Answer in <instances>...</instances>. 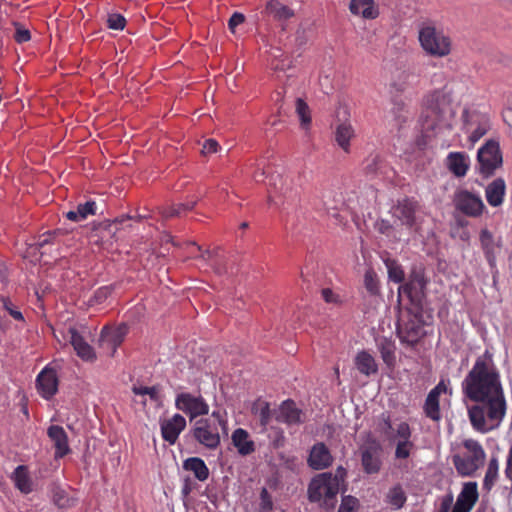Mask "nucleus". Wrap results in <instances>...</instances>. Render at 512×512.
<instances>
[{
	"mask_svg": "<svg viewBox=\"0 0 512 512\" xmlns=\"http://www.w3.org/2000/svg\"><path fill=\"white\" fill-rule=\"evenodd\" d=\"M418 40L423 51L429 56L443 58L451 53L450 37L431 23L420 26Z\"/></svg>",
	"mask_w": 512,
	"mask_h": 512,
	"instance_id": "nucleus-4",
	"label": "nucleus"
},
{
	"mask_svg": "<svg viewBox=\"0 0 512 512\" xmlns=\"http://www.w3.org/2000/svg\"><path fill=\"white\" fill-rule=\"evenodd\" d=\"M96 214V203L94 201H87L79 204L76 210H70L66 213L67 219L73 222H80L85 220L88 216Z\"/></svg>",
	"mask_w": 512,
	"mask_h": 512,
	"instance_id": "nucleus-35",
	"label": "nucleus"
},
{
	"mask_svg": "<svg viewBox=\"0 0 512 512\" xmlns=\"http://www.w3.org/2000/svg\"><path fill=\"white\" fill-rule=\"evenodd\" d=\"M397 333L402 343L412 346L426 334V331L420 322L415 319L407 323H399Z\"/></svg>",
	"mask_w": 512,
	"mask_h": 512,
	"instance_id": "nucleus-19",
	"label": "nucleus"
},
{
	"mask_svg": "<svg viewBox=\"0 0 512 512\" xmlns=\"http://www.w3.org/2000/svg\"><path fill=\"white\" fill-rule=\"evenodd\" d=\"M479 171L485 176H490L502 164V155L499 143L489 140L483 145L477 153Z\"/></svg>",
	"mask_w": 512,
	"mask_h": 512,
	"instance_id": "nucleus-8",
	"label": "nucleus"
},
{
	"mask_svg": "<svg viewBox=\"0 0 512 512\" xmlns=\"http://www.w3.org/2000/svg\"><path fill=\"white\" fill-rule=\"evenodd\" d=\"M463 447L466 452L463 455H455L453 463L459 474L472 476L483 466L486 454L481 444L473 439H466L463 442Z\"/></svg>",
	"mask_w": 512,
	"mask_h": 512,
	"instance_id": "nucleus-5",
	"label": "nucleus"
},
{
	"mask_svg": "<svg viewBox=\"0 0 512 512\" xmlns=\"http://www.w3.org/2000/svg\"><path fill=\"white\" fill-rule=\"evenodd\" d=\"M499 475V462L496 457H492L488 463L487 471L485 473L483 486L487 490H491L498 479Z\"/></svg>",
	"mask_w": 512,
	"mask_h": 512,
	"instance_id": "nucleus-41",
	"label": "nucleus"
},
{
	"mask_svg": "<svg viewBox=\"0 0 512 512\" xmlns=\"http://www.w3.org/2000/svg\"><path fill=\"white\" fill-rule=\"evenodd\" d=\"M231 441L237 453L241 456H248L255 452L256 445L250 434L243 428H237L231 435Z\"/></svg>",
	"mask_w": 512,
	"mask_h": 512,
	"instance_id": "nucleus-23",
	"label": "nucleus"
},
{
	"mask_svg": "<svg viewBox=\"0 0 512 512\" xmlns=\"http://www.w3.org/2000/svg\"><path fill=\"white\" fill-rule=\"evenodd\" d=\"M358 506V500L352 496H346L342 499L338 512H355Z\"/></svg>",
	"mask_w": 512,
	"mask_h": 512,
	"instance_id": "nucleus-50",
	"label": "nucleus"
},
{
	"mask_svg": "<svg viewBox=\"0 0 512 512\" xmlns=\"http://www.w3.org/2000/svg\"><path fill=\"white\" fill-rule=\"evenodd\" d=\"M127 333V327L125 325L119 326L117 328H108L104 327L101 331V341L102 343H107L112 346L113 352L116 350L117 346H119L125 335Z\"/></svg>",
	"mask_w": 512,
	"mask_h": 512,
	"instance_id": "nucleus-29",
	"label": "nucleus"
},
{
	"mask_svg": "<svg viewBox=\"0 0 512 512\" xmlns=\"http://www.w3.org/2000/svg\"><path fill=\"white\" fill-rule=\"evenodd\" d=\"M53 336L56 341L61 345H67L69 343V337H67L66 329H53Z\"/></svg>",
	"mask_w": 512,
	"mask_h": 512,
	"instance_id": "nucleus-58",
	"label": "nucleus"
},
{
	"mask_svg": "<svg viewBox=\"0 0 512 512\" xmlns=\"http://www.w3.org/2000/svg\"><path fill=\"white\" fill-rule=\"evenodd\" d=\"M394 217L406 226L411 233H420L422 230V216L416 201L404 199L394 207Z\"/></svg>",
	"mask_w": 512,
	"mask_h": 512,
	"instance_id": "nucleus-6",
	"label": "nucleus"
},
{
	"mask_svg": "<svg viewBox=\"0 0 512 512\" xmlns=\"http://www.w3.org/2000/svg\"><path fill=\"white\" fill-rule=\"evenodd\" d=\"M47 434L54 443L56 458H62L70 451L68 437L63 427L51 425L47 430Z\"/></svg>",
	"mask_w": 512,
	"mask_h": 512,
	"instance_id": "nucleus-24",
	"label": "nucleus"
},
{
	"mask_svg": "<svg viewBox=\"0 0 512 512\" xmlns=\"http://www.w3.org/2000/svg\"><path fill=\"white\" fill-rule=\"evenodd\" d=\"M397 441H411V429L406 422H401L396 428Z\"/></svg>",
	"mask_w": 512,
	"mask_h": 512,
	"instance_id": "nucleus-51",
	"label": "nucleus"
},
{
	"mask_svg": "<svg viewBox=\"0 0 512 512\" xmlns=\"http://www.w3.org/2000/svg\"><path fill=\"white\" fill-rule=\"evenodd\" d=\"M381 444L369 437L361 447L362 465L366 473H377L381 467Z\"/></svg>",
	"mask_w": 512,
	"mask_h": 512,
	"instance_id": "nucleus-10",
	"label": "nucleus"
},
{
	"mask_svg": "<svg viewBox=\"0 0 512 512\" xmlns=\"http://www.w3.org/2000/svg\"><path fill=\"white\" fill-rule=\"evenodd\" d=\"M273 508L272 498L266 488L260 492V510L259 512H270Z\"/></svg>",
	"mask_w": 512,
	"mask_h": 512,
	"instance_id": "nucleus-49",
	"label": "nucleus"
},
{
	"mask_svg": "<svg viewBox=\"0 0 512 512\" xmlns=\"http://www.w3.org/2000/svg\"><path fill=\"white\" fill-rule=\"evenodd\" d=\"M452 88L445 85L430 92L425 99V111L422 115V127L434 136H447L451 133L456 107L452 103Z\"/></svg>",
	"mask_w": 512,
	"mask_h": 512,
	"instance_id": "nucleus-2",
	"label": "nucleus"
},
{
	"mask_svg": "<svg viewBox=\"0 0 512 512\" xmlns=\"http://www.w3.org/2000/svg\"><path fill=\"white\" fill-rule=\"evenodd\" d=\"M193 436L203 446L215 449L220 444V435L208 419H200L195 422Z\"/></svg>",
	"mask_w": 512,
	"mask_h": 512,
	"instance_id": "nucleus-11",
	"label": "nucleus"
},
{
	"mask_svg": "<svg viewBox=\"0 0 512 512\" xmlns=\"http://www.w3.org/2000/svg\"><path fill=\"white\" fill-rule=\"evenodd\" d=\"M185 427V418L180 414H174L171 418L161 423L162 437L169 444H174Z\"/></svg>",
	"mask_w": 512,
	"mask_h": 512,
	"instance_id": "nucleus-20",
	"label": "nucleus"
},
{
	"mask_svg": "<svg viewBox=\"0 0 512 512\" xmlns=\"http://www.w3.org/2000/svg\"><path fill=\"white\" fill-rule=\"evenodd\" d=\"M503 119L504 121L512 127V108L508 107L503 111Z\"/></svg>",
	"mask_w": 512,
	"mask_h": 512,
	"instance_id": "nucleus-64",
	"label": "nucleus"
},
{
	"mask_svg": "<svg viewBox=\"0 0 512 512\" xmlns=\"http://www.w3.org/2000/svg\"><path fill=\"white\" fill-rule=\"evenodd\" d=\"M125 18L118 13H112L108 15L107 24L110 29L122 30L125 27Z\"/></svg>",
	"mask_w": 512,
	"mask_h": 512,
	"instance_id": "nucleus-48",
	"label": "nucleus"
},
{
	"mask_svg": "<svg viewBox=\"0 0 512 512\" xmlns=\"http://www.w3.org/2000/svg\"><path fill=\"white\" fill-rule=\"evenodd\" d=\"M355 366L361 374L366 376L375 374L378 371L375 358L367 351H361L356 355Z\"/></svg>",
	"mask_w": 512,
	"mask_h": 512,
	"instance_id": "nucleus-30",
	"label": "nucleus"
},
{
	"mask_svg": "<svg viewBox=\"0 0 512 512\" xmlns=\"http://www.w3.org/2000/svg\"><path fill=\"white\" fill-rule=\"evenodd\" d=\"M219 147L220 146L216 140L208 139L204 142L201 152L203 155H210L216 153Z\"/></svg>",
	"mask_w": 512,
	"mask_h": 512,
	"instance_id": "nucleus-54",
	"label": "nucleus"
},
{
	"mask_svg": "<svg viewBox=\"0 0 512 512\" xmlns=\"http://www.w3.org/2000/svg\"><path fill=\"white\" fill-rule=\"evenodd\" d=\"M504 474L506 479L510 481L512 486V445L510 446L507 453Z\"/></svg>",
	"mask_w": 512,
	"mask_h": 512,
	"instance_id": "nucleus-57",
	"label": "nucleus"
},
{
	"mask_svg": "<svg viewBox=\"0 0 512 512\" xmlns=\"http://www.w3.org/2000/svg\"><path fill=\"white\" fill-rule=\"evenodd\" d=\"M11 479L21 493L29 494L33 491V481L26 466H17L11 475Z\"/></svg>",
	"mask_w": 512,
	"mask_h": 512,
	"instance_id": "nucleus-27",
	"label": "nucleus"
},
{
	"mask_svg": "<svg viewBox=\"0 0 512 512\" xmlns=\"http://www.w3.org/2000/svg\"><path fill=\"white\" fill-rule=\"evenodd\" d=\"M332 456L324 443H316L310 451L308 464L315 470L327 468L332 463Z\"/></svg>",
	"mask_w": 512,
	"mask_h": 512,
	"instance_id": "nucleus-22",
	"label": "nucleus"
},
{
	"mask_svg": "<svg viewBox=\"0 0 512 512\" xmlns=\"http://www.w3.org/2000/svg\"><path fill=\"white\" fill-rule=\"evenodd\" d=\"M266 12L277 20H286L294 15L289 7L277 0H271L267 3Z\"/></svg>",
	"mask_w": 512,
	"mask_h": 512,
	"instance_id": "nucleus-36",
	"label": "nucleus"
},
{
	"mask_svg": "<svg viewBox=\"0 0 512 512\" xmlns=\"http://www.w3.org/2000/svg\"><path fill=\"white\" fill-rule=\"evenodd\" d=\"M490 123L487 116L476 111L465 109L462 113V131L467 135L468 140L474 145L489 130Z\"/></svg>",
	"mask_w": 512,
	"mask_h": 512,
	"instance_id": "nucleus-7",
	"label": "nucleus"
},
{
	"mask_svg": "<svg viewBox=\"0 0 512 512\" xmlns=\"http://www.w3.org/2000/svg\"><path fill=\"white\" fill-rule=\"evenodd\" d=\"M452 501H453L452 496H448V497L444 498L441 503L439 512H448L450 509V506L452 504Z\"/></svg>",
	"mask_w": 512,
	"mask_h": 512,
	"instance_id": "nucleus-63",
	"label": "nucleus"
},
{
	"mask_svg": "<svg viewBox=\"0 0 512 512\" xmlns=\"http://www.w3.org/2000/svg\"><path fill=\"white\" fill-rule=\"evenodd\" d=\"M349 9L352 14L364 19L372 20L379 15V9L374 0H351Z\"/></svg>",
	"mask_w": 512,
	"mask_h": 512,
	"instance_id": "nucleus-25",
	"label": "nucleus"
},
{
	"mask_svg": "<svg viewBox=\"0 0 512 512\" xmlns=\"http://www.w3.org/2000/svg\"><path fill=\"white\" fill-rule=\"evenodd\" d=\"M345 474V470L339 467L335 475L329 472L316 475L308 486L309 500L332 507L344 481Z\"/></svg>",
	"mask_w": 512,
	"mask_h": 512,
	"instance_id": "nucleus-3",
	"label": "nucleus"
},
{
	"mask_svg": "<svg viewBox=\"0 0 512 512\" xmlns=\"http://www.w3.org/2000/svg\"><path fill=\"white\" fill-rule=\"evenodd\" d=\"M295 111L299 118L301 128L308 131L311 125V111L308 104L303 99L297 98Z\"/></svg>",
	"mask_w": 512,
	"mask_h": 512,
	"instance_id": "nucleus-38",
	"label": "nucleus"
},
{
	"mask_svg": "<svg viewBox=\"0 0 512 512\" xmlns=\"http://www.w3.org/2000/svg\"><path fill=\"white\" fill-rule=\"evenodd\" d=\"M470 164V157L465 152H450L445 159L447 169L458 178L466 176Z\"/></svg>",
	"mask_w": 512,
	"mask_h": 512,
	"instance_id": "nucleus-21",
	"label": "nucleus"
},
{
	"mask_svg": "<svg viewBox=\"0 0 512 512\" xmlns=\"http://www.w3.org/2000/svg\"><path fill=\"white\" fill-rule=\"evenodd\" d=\"M377 229L380 233L390 236L392 227L387 221H381L377 224Z\"/></svg>",
	"mask_w": 512,
	"mask_h": 512,
	"instance_id": "nucleus-62",
	"label": "nucleus"
},
{
	"mask_svg": "<svg viewBox=\"0 0 512 512\" xmlns=\"http://www.w3.org/2000/svg\"><path fill=\"white\" fill-rule=\"evenodd\" d=\"M455 203L461 212L472 217L479 216L485 207L479 195L466 190L459 191L456 194Z\"/></svg>",
	"mask_w": 512,
	"mask_h": 512,
	"instance_id": "nucleus-12",
	"label": "nucleus"
},
{
	"mask_svg": "<svg viewBox=\"0 0 512 512\" xmlns=\"http://www.w3.org/2000/svg\"><path fill=\"white\" fill-rule=\"evenodd\" d=\"M382 260L387 268L389 280L395 283H401L404 280V271L401 265L388 256L382 257Z\"/></svg>",
	"mask_w": 512,
	"mask_h": 512,
	"instance_id": "nucleus-39",
	"label": "nucleus"
},
{
	"mask_svg": "<svg viewBox=\"0 0 512 512\" xmlns=\"http://www.w3.org/2000/svg\"><path fill=\"white\" fill-rule=\"evenodd\" d=\"M36 389L39 395L49 400L58 391V377L55 369L46 366L37 375L36 378Z\"/></svg>",
	"mask_w": 512,
	"mask_h": 512,
	"instance_id": "nucleus-13",
	"label": "nucleus"
},
{
	"mask_svg": "<svg viewBox=\"0 0 512 512\" xmlns=\"http://www.w3.org/2000/svg\"><path fill=\"white\" fill-rule=\"evenodd\" d=\"M449 381L441 380L428 394L424 410L427 417L432 420H439L441 418L439 397L442 393L451 394V389L448 387Z\"/></svg>",
	"mask_w": 512,
	"mask_h": 512,
	"instance_id": "nucleus-14",
	"label": "nucleus"
},
{
	"mask_svg": "<svg viewBox=\"0 0 512 512\" xmlns=\"http://www.w3.org/2000/svg\"><path fill=\"white\" fill-rule=\"evenodd\" d=\"M67 337H69V344H71L77 356L83 361H93L96 359L94 349L75 327L70 326L67 328Z\"/></svg>",
	"mask_w": 512,
	"mask_h": 512,
	"instance_id": "nucleus-15",
	"label": "nucleus"
},
{
	"mask_svg": "<svg viewBox=\"0 0 512 512\" xmlns=\"http://www.w3.org/2000/svg\"><path fill=\"white\" fill-rule=\"evenodd\" d=\"M481 243L486 253V258L491 267L495 266L496 258L494 247L492 246V235L487 231L481 232Z\"/></svg>",
	"mask_w": 512,
	"mask_h": 512,
	"instance_id": "nucleus-42",
	"label": "nucleus"
},
{
	"mask_svg": "<svg viewBox=\"0 0 512 512\" xmlns=\"http://www.w3.org/2000/svg\"><path fill=\"white\" fill-rule=\"evenodd\" d=\"M175 406L189 416L190 421L209 413V405L200 394L179 393L175 398Z\"/></svg>",
	"mask_w": 512,
	"mask_h": 512,
	"instance_id": "nucleus-9",
	"label": "nucleus"
},
{
	"mask_svg": "<svg viewBox=\"0 0 512 512\" xmlns=\"http://www.w3.org/2000/svg\"><path fill=\"white\" fill-rule=\"evenodd\" d=\"M478 499L476 482H467L459 493L452 512H470Z\"/></svg>",
	"mask_w": 512,
	"mask_h": 512,
	"instance_id": "nucleus-18",
	"label": "nucleus"
},
{
	"mask_svg": "<svg viewBox=\"0 0 512 512\" xmlns=\"http://www.w3.org/2000/svg\"><path fill=\"white\" fill-rule=\"evenodd\" d=\"M14 37L18 43L27 42L31 38L29 30H27L19 25H16V32H15Z\"/></svg>",
	"mask_w": 512,
	"mask_h": 512,
	"instance_id": "nucleus-55",
	"label": "nucleus"
},
{
	"mask_svg": "<svg viewBox=\"0 0 512 512\" xmlns=\"http://www.w3.org/2000/svg\"><path fill=\"white\" fill-rule=\"evenodd\" d=\"M364 286L371 295H376L380 291L379 280L376 272L369 268L364 274Z\"/></svg>",
	"mask_w": 512,
	"mask_h": 512,
	"instance_id": "nucleus-43",
	"label": "nucleus"
},
{
	"mask_svg": "<svg viewBox=\"0 0 512 512\" xmlns=\"http://www.w3.org/2000/svg\"><path fill=\"white\" fill-rule=\"evenodd\" d=\"M244 15L235 12L229 19L228 26L232 33H235V28L244 22Z\"/></svg>",
	"mask_w": 512,
	"mask_h": 512,
	"instance_id": "nucleus-56",
	"label": "nucleus"
},
{
	"mask_svg": "<svg viewBox=\"0 0 512 512\" xmlns=\"http://www.w3.org/2000/svg\"><path fill=\"white\" fill-rule=\"evenodd\" d=\"M461 389L464 399L473 402L467 408L472 427L481 433L498 428L506 414V401L499 369L489 350L477 357Z\"/></svg>",
	"mask_w": 512,
	"mask_h": 512,
	"instance_id": "nucleus-1",
	"label": "nucleus"
},
{
	"mask_svg": "<svg viewBox=\"0 0 512 512\" xmlns=\"http://www.w3.org/2000/svg\"><path fill=\"white\" fill-rule=\"evenodd\" d=\"M212 417L217 420V422H218L219 426L221 427L223 433L225 435H227L228 434V424H227V420L225 418V415H223L220 411H213Z\"/></svg>",
	"mask_w": 512,
	"mask_h": 512,
	"instance_id": "nucleus-60",
	"label": "nucleus"
},
{
	"mask_svg": "<svg viewBox=\"0 0 512 512\" xmlns=\"http://www.w3.org/2000/svg\"><path fill=\"white\" fill-rule=\"evenodd\" d=\"M377 346L384 363L389 368H393L396 362L394 342L388 338L383 337L378 339Z\"/></svg>",
	"mask_w": 512,
	"mask_h": 512,
	"instance_id": "nucleus-34",
	"label": "nucleus"
},
{
	"mask_svg": "<svg viewBox=\"0 0 512 512\" xmlns=\"http://www.w3.org/2000/svg\"><path fill=\"white\" fill-rule=\"evenodd\" d=\"M322 297L325 302L330 304H339L341 302L340 296L330 288H324L322 290Z\"/></svg>",
	"mask_w": 512,
	"mask_h": 512,
	"instance_id": "nucleus-53",
	"label": "nucleus"
},
{
	"mask_svg": "<svg viewBox=\"0 0 512 512\" xmlns=\"http://www.w3.org/2000/svg\"><path fill=\"white\" fill-rule=\"evenodd\" d=\"M183 467L185 470L191 471L199 481H205L209 476L208 467L198 457L188 458L184 461Z\"/></svg>",
	"mask_w": 512,
	"mask_h": 512,
	"instance_id": "nucleus-33",
	"label": "nucleus"
},
{
	"mask_svg": "<svg viewBox=\"0 0 512 512\" xmlns=\"http://www.w3.org/2000/svg\"><path fill=\"white\" fill-rule=\"evenodd\" d=\"M406 493L401 485H394L391 487L387 494L385 501L394 509H400L406 502Z\"/></svg>",
	"mask_w": 512,
	"mask_h": 512,
	"instance_id": "nucleus-37",
	"label": "nucleus"
},
{
	"mask_svg": "<svg viewBox=\"0 0 512 512\" xmlns=\"http://www.w3.org/2000/svg\"><path fill=\"white\" fill-rule=\"evenodd\" d=\"M383 161L377 154L370 155L364 163V170L369 174L378 173L382 168Z\"/></svg>",
	"mask_w": 512,
	"mask_h": 512,
	"instance_id": "nucleus-45",
	"label": "nucleus"
},
{
	"mask_svg": "<svg viewBox=\"0 0 512 512\" xmlns=\"http://www.w3.org/2000/svg\"><path fill=\"white\" fill-rule=\"evenodd\" d=\"M4 308L15 320H23L22 313L19 310L14 309L9 301L4 300Z\"/></svg>",
	"mask_w": 512,
	"mask_h": 512,
	"instance_id": "nucleus-61",
	"label": "nucleus"
},
{
	"mask_svg": "<svg viewBox=\"0 0 512 512\" xmlns=\"http://www.w3.org/2000/svg\"><path fill=\"white\" fill-rule=\"evenodd\" d=\"M133 392L137 396L148 397L150 400L159 401V390L157 387H146V386H134Z\"/></svg>",
	"mask_w": 512,
	"mask_h": 512,
	"instance_id": "nucleus-44",
	"label": "nucleus"
},
{
	"mask_svg": "<svg viewBox=\"0 0 512 512\" xmlns=\"http://www.w3.org/2000/svg\"><path fill=\"white\" fill-rule=\"evenodd\" d=\"M67 337H69V344H71L77 356L83 361H93L96 359L94 349L75 327L70 326L67 328Z\"/></svg>",
	"mask_w": 512,
	"mask_h": 512,
	"instance_id": "nucleus-16",
	"label": "nucleus"
},
{
	"mask_svg": "<svg viewBox=\"0 0 512 512\" xmlns=\"http://www.w3.org/2000/svg\"><path fill=\"white\" fill-rule=\"evenodd\" d=\"M67 337H69V344H71L77 356L83 361H93L96 359L94 349L75 327L70 326L67 328Z\"/></svg>",
	"mask_w": 512,
	"mask_h": 512,
	"instance_id": "nucleus-17",
	"label": "nucleus"
},
{
	"mask_svg": "<svg viewBox=\"0 0 512 512\" xmlns=\"http://www.w3.org/2000/svg\"><path fill=\"white\" fill-rule=\"evenodd\" d=\"M196 204L195 200L188 201L187 203L178 204L162 211L163 216L172 217L180 215L184 211L191 210Z\"/></svg>",
	"mask_w": 512,
	"mask_h": 512,
	"instance_id": "nucleus-46",
	"label": "nucleus"
},
{
	"mask_svg": "<svg viewBox=\"0 0 512 512\" xmlns=\"http://www.w3.org/2000/svg\"><path fill=\"white\" fill-rule=\"evenodd\" d=\"M505 188V182L502 179L498 178L491 182L485 191L487 202L493 207L500 206L504 199Z\"/></svg>",
	"mask_w": 512,
	"mask_h": 512,
	"instance_id": "nucleus-28",
	"label": "nucleus"
},
{
	"mask_svg": "<svg viewBox=\"0 0 512 512\" xmlns=\"http://www.w3.org/2000/svg\"><path fill=\"white\" fill-rule=\"evenodd\" d=\"M252 413L256 415L262 426H267L271 420V409L269 404L261 399L256 400L252 405Z\"/></svg>",
	"mask_w": 512,
	"mask_h": 512,
	"instance_id": "nucleus-40",
	"label": "nucleus"
},
{
	"mask_svg": "<svg viewBox=\"0 0 512 512\" xmlns=\"http://www.w3.org/2000/svg\"><path fill=\"white\" fill-rule=\"evenodd\" d=\"M354 137V129L348 122H342L337 125L335 130V140L338 146L345 152L350 150V140Z\"/></svg>",
	"mask_w": 512,
	"mask_h": 512,
	"instance_id": "nucleus-31",
	"label": "nucleus"
},
{
	"mask_svg": "<svg viewBox=\"0 0 512 512\" xmlns=\"http://www.w3.org/2000/svg\"><path fill=\"white\" fill-rule=\"evenodd\" d=\"M276 419L288 425L302 422V413L292 401H285L279 408Z\"/></svg>",
	"mask_w": 512,
	"mask_h": 512,
	"instance_id": "nucleus-26",
	"label": "nucleus"
},
{
	"mask_svg": "<svg viewBox=\"0 0 512 512\" xmlns=\"http://www.w3.org/2000/svg\"><path fill=\"white\" fill-rule=\"evenodd\" d=\"M425 285L426 282L423 276L416 274L409 280V282L401 285L398 289V292L400 295L405 294L412 299L423 292Z\"/></svg>",
	"mask_w": 512,
	"mask_h": 512,
	"instance_id": "nucleus-32",
	"label": "nucleus"
},
{
	"mask_svg": "<svg viewBox=\"0 0 512 512\" xmlns=\"http://www.w3.org/2000/svg\"><path fill=\"white\" fill-rule=\"evenodd\" d=\"M414 444L412 441H397L395 449L396 459H407L410 456Z\"/></svg>",
	"mask_w": 512,
	"mask_h": 512,
	"instance_id": "nucleus-47",
	"label": "nucleus"
},
{
	"mask_svg": "<svg viewBox=\"0 0 512 512\" xmlns=\"http://www.w3.org/2000/svg\"><path fill=\"white\" fill-rule=\"evenodd\" d=\"M112 292V287L110 286H103L98 288L94 293V301L96 303H102L104 300L108 298V296Z\"/></svg>",
	"mask_w": 512,
	"mask_h": 512,
	"instance_id": "nucleus-52",
	"label": "nucleus"
},
{
	"mask_svg": "<svg viewBox=\"0 0 512 512\" xmlns=\"http://www.w3.org/2000/svg\"><path fill=\"white\" fill-rule=\"evenodd\" d=\"M278 55H274V58H277ZM272 67L276 71H285L286 69H289L291 67V61L287 58L277 60L272 63Z\"/></svg>",
	"mask_w": 512,
	"mask_h": 512,
	"instance_id": "nucleus-59",
	"label": "nucleus"
}]
</instances>
